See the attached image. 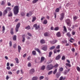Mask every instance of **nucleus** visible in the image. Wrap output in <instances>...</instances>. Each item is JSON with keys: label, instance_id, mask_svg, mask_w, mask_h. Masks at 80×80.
I'll return each instance as SVG.
<instances>
[{"label": "nucleus", "instance_id": "nucleus-10", "mask_svg": "<svg viewBox=\"0 0 80 80\" xmlns=\"http://www.w3.org/2000/svg\"><path fill=\"white\" fill-rule=\"evenodd\" d=\"M33 13H32V12H29V13H27L26 16L27 17H30L32 15Z\"/></svg>", "mask_w": 80, "mask_h": 80}, {"label": "nucleus", "instance_id": "nucleus-40", "mask_svg": "<svg viewBox=\"0 0 80 80\" xmlns=\"http://www.w3.org/2000/svg\"><path fill=\"white\" fill-rule=\"evenodd\" d=\"M66 66H68V67H71V65H70V64L68 63H66Z\"/></svg>", "mask_w": 80, "mask_h": 80}, {"label": "nucleus", "instance_id": "nucleus-45", "mask_svg": "<svg viewBox=\"0 0 80 80\" xmlns=\"http://www.w3.org/2000/svg\"><path fill=\"white\" fill-rule=\"evenodd\" d=\"M28 66L29 67H30L32 66V65H31V63H30V62H28Z\"/></svg>", "mask_w": 80, "mask_h": 80}, {"label": "nucleus", "instance_id": "nucleus-6", "mask_svg": "<svg viewBox=\"0 0 80 80\" xmlns=\"http://www.w3.org/2000/svg\"><path fill=\"white\" fill-rule=\"evenodd\" d=\"M64 18V13H62L61 14V18H60V20H62Z\"/></svg>", "mask_w": 80, "mask_h": 80}, {"label": "nucleus", "instance_id": "nucleus-11", "mask_svg": "<svg viewBox=\"0 0 80 80\" xmlns=\"http://www.w3.org/2000/svg\"><path fill=\"white\" fill-rule=\"evenodd\" d=\"M34 72H35V70H34V69H31L29 73L31 74H32V73H34Z\"/></svg>", "mask_w": 80, "mask_h": 80}, {"label": "nucleus", "instance_id": "nucleus-13", "mask_svg": "<svg viewBox=\"0 0 80 80\" xmlns=\"http://www.w3.org/2000/svg\"><path fill=\"white\" fill-rule=\"evenodd\" d=\"M50 35V34L48 32H45L44 33V36H45V37H48Z\"/></svg>", "mask_w": 80, "mask_h": 80}, {"label": "nucleus", "instance_id": "nucleus-30", "mask_svg": "<svg viewBox=\"0 0 80 80\" xmlns=\"http://www.w3.org/2000/svg\"><path fill=\"white\" fill-rule=\"evenodd\" d=\"M32 55H36V51H33L32 52Z\"/></svg>", "mask_w": 80, "mask_h": 80}, {"label": "nucleus", "instance_id": "nucleus-62", "mask_svg": "<svg viewBox=\"0 0 80 80\" xmlns=\"http://www.w3.org/2000/svg\"><path fill=\"white\" fill-rule=\"evenodd\" d=\"M8 6H11V3H10V2H8Z\"/></svg>", "mask_w": 80, "mask_h": 80}, {"label": "nucleus", "instance_id": "nucleus-25", "mask_svg": "<svg viewBox=\"0 0 80 80\" xmlns=\"http://www.w3.org/2000/svg\"><path fill=\"white\" fill-rule=\"evenodd\" d=\"M37 79H38L37 77H34L32 78V80H37Z\"/></svg>", "mask_w": 80, "mask_h": 80}, {"label": "nucleus", "instance_id": "nucleus-49", "mask_svg": "<svg viewBox=\"0 0 80 80\" xmlns=\"http://www.w3.org/2000/svg\"><path fill=\"white\" fill-rule=\"evenodd\" d=\"M59 9L58 8H57L56 9L55 11L56 12H59Z\"/></svg>", "mask_w": 80, "mask_h": 80}, {"label": "nucleus", "instance_id": "nucleus-12", "mask_svg": "<svg viewBox=\"0 0 80 80\" xmlns=\"http://www.w3.org/2000/svg\"><path fill=\"white\" fill-rule=\"evenodd\" d=\"M36 19H37V18L35 16H34L32 18V22H34L35 20H36Z\"/></svg>", "mask_w": 80, "mask_h": 80}, {"label": "nucleus", "instance_id": "nucleus-42", "mask_svg": "<svg viewBox=\"0 0 80 80\" xmlns=\"http://www.w3.org/2000/svg\"><path fill=\"white\" fill-rule=\"evenodd\" d=\"M26 29H27V30H30V27L29 26L25 28Z\"/></svg>", "mask_w": 80, "mask_h": 80}, {"label": "nucleus", "instance_id": "nucleus-59", "mask_svg": "<svg viewBox=\"0 0 80 80\" xmlns=\"http://www.w3.org/2000/svg\"><path fill=\"white\" fill-rule=\"evenodd\" d=\"M8 73L9 75H12V72H10V71H9L8 72Z\"/></svg>", "mask_w": 80, "mask_h": 80}, {"label": "nucleus", "instance_id": "nucleus-29", "mask_svg": "<svg viewBox=\"0 0 80 80\" xmlns=\"http://www.w3.org/2000/svg\"><path fill=\"white\" fill-rule=\"evenodd\" d=\"M5 3H6L5 2H4V1H2V2L1 5H4L5 4Z\"/></svg>", "mask_w": 80, "mask_h": 80}, {"label": "nucleus", "instance_id": "nucleus-14", "mask_svg": "<svg viewBox=\"0 0 80 80\" xmlns=\"http://www.w3.org/2000/svg\"><path fill=\"white\" fill-rule=\"evenodd\" d=\"M25 34H24L22 35V37L23 39L22 40V41L23 42H25Z\"/></svg>", "mask_w": 80, "mask_h": 80}, {"label": "nucleus", "instance_id": "nucleus-20", "mask_svg": "<svg viewBox=\"0 0 80 80\" xmlns=\"http://www.w3.org/2000/svg\"><path fill=\"white\" fill-rule=\"evenodd\" d=\"M12 12H10L8 15V16L9 17H12Z\"/></svg>", "mask_w": 80, "mask_h": 80}, {"label": "nucleus", "instance_id": "nucleus-41", "mask_svg": "<svg viewBox=\"0 0 80 80\" xmlns=\"http://www.w3.org/2000/svg\"><path fill=\"white\" fill-rule=\"evenodd\" d=\"M67 36H68V37H70V36H71V34H70L69 32H68L67 34Z\"/></svg>", "mask_w": 80, "mask_h": 80}, {"label": "nucleus", "instance_id": "nucleus-15", "mask_svg": "<svg viewBox=\"0 0 80 80\" xmlns=\"http://www.w3.org/2000/svg\"><path fill=\"white\" fill-rule=\"evenodd\" d=\"M18 52L19 53L20 52V50H21V47L19 45L18 46Z\"/></svg>", "mask_w": 80, "mask_h": 80}, {"label": "nucleus", "instance_id": "nucleus-52", "mask_svg": "<svg viewBox=\"0 0 80 80\" xmlns=\"http://www.w3.org/2000/svg\"><path fill=\"white\" fill-rule=\"evenodd\" d=\"M58 67V64H57L54 66V67H55V68H57Z\"/></svg>", "mask_w": 80, "mask_h": 80}, {"label": "nucleus", "instance_id": "nucleus-57", "mask_svg": "<svg viewBox=\"0 0 80 80\" xmlns=\"http://www.w3.org/2000/svg\"><path fill=\"white\" fill-rule=\"evenodd\" d=\"M65 57L63 56L62 57V60H65Z\"/></svg>", "mask_w": 80, "mask_h": 80}, {"label": "nucleus", "instance_id": "nucleus-31", "mask_svg": "<svg viewBox=\"0 0 80 80\" xmlns=\"http://www.w3.org/2000/svg\"><path fill=\"white\" fill-rule=\"evenodd\" d=\"M38 1V0H34L32 1V3L34 4L36 3Z\"/></svg>", "mask_w": 80, "mask_h": 80}, {"label": "nucleus", "instance_id": "nucleus-17", "mask_svg": "<svg viewBox=\"0 0 80 80\" xmlns=\"http://www.w3.org/2000/svg\"><path fill=\"white\" fill-rule=\"evenodd\" d=\"M34 50H35L37 51V52H38V53H40V50L38 48H34Z\"/></svg>", "mask_w": 80, "mask_h": 80}, {"label": "nucleus", "instance_id": "nucleus-38", "mask_svg": "<svg viewBox=\"0 0 80 80\" xmlns=\"http://www.w3.org/2000/svg\"><path fill=\"white\" fill-rule=\"evenodd\" d=\"M25 12H22L21 13V16L22 17L25 15Z\"/></svg>", "mask_w": 80, "mask_h": 80}, {"label": "nucleus", "instance_id": "nucleus-54", "mask_svg": "<svg viewBox=\"0 0 80 80\" xmlns=\"http://www.w3.org/2000/svg\"><path fill=\"white\" fill-rule=\"evenodd\" d=\"M16 47H17V44H15L13 45V48H16Z\"/></svg>", "mask_w": 80, "mask_h": 80}, {"label": "nucleus", "instance_id": "nucleus-4", "mask_svg": "<svg viewBox=\"0 0 80 80\" xmlns=\"http://www.w3.org/2000/svg\"><path fill=\"white\" fill-rule=\"evenodd\" d=\"M20 23H18L16 25V31L17 32L18 31V28H19V27H20Z\"/></svg>", "mask_w": 80, "mask_h": 80}, {"label": "nucleus", "instance_id": "nucleus-8", "mask_svg": "<svg viewBox=\"0 0 80 80\" xmlns=\"http://www.w3.org/2000/svg\"><path fill=\"white\" fill-rule=\"evenodd\" d=\"M50 42L51 43H52V44H54V43H57V40H53V41H50Z\"/></svg>", "mask_w": 80, "mask_h": 80}, {"label": "nucleus", "instance_id": "nucleus-47", "mask_svg": "<svg viewBox=\"0 0 80 80\" xmlns=\"http://www.w3.org/2000/svg\"><path fill=\"white\" fill-rule=\"evenodd\" d=\"M9 46L10 47H12V41H10L9 42Z\"/></svg>", "mask_w": 80, "mask_h": 80}, {"label": "nucleus", "instance_id": "nucleus-43", "mask_svg": "<svg viewBox=\"0 0 80 80\" xmlns=\"http://www.w3.org/2000/svg\"><path fill=\"white\" fill-rule=\"evenodd\" d=\"M15 60L16 61L17 63H19V62L18 61V59L17 58H16L15 59Z\"/></svg>", "mask_w": 80, "mask_h": 80}, {"label": "nucleus", "instance_id": "nucleus-27", "mask_svg": "<svg viewBox=\"0 0 80 80\" xmlns=\"http://www.w3.org/2000/svg\"><path fill=\"white\" fill-rule=\"evenodd\" d=\"M65 78H66L65 77L63 78L62 77H61L60 78L59 80H65Z\"/></svg>", "mask_w": 80, "mask_h": 80}, {"label": "nucleus", "instance_id": "nucleus-51", "mask_svg": "<svg viewBox=\"0 0 80 80\" xmlns=\"http://www.w3.org/2000/svg\"><path fill=\"white\" fill-rule=\"evenodd\" d=\"M77 19V17L76 16H74L73 17V20H74L75 21Z\"/></svg>", "mask_w": 80, "mask_h": 80}, {"label": "nucleus", "instance_id": "nucleus-39", "mask_svg": "<svg viewBox=\"0 0 80 80\" xmlns=\"http://www.w3.org/2000/svg\"><path fill=\"white\" fill-rule=\"evenodd\" d=\"M45 59V58L44 57H42L41 58V62H43V60H44V59Z\"/></svg>", "mask_w": 80, "mask_h": 80}, {"label": "nucleus", "instance_id": "nucleus-5", "mask_svg": "<svg viewBox=\"0 0 80 80\" xmlns=\"http://www.w3.org/2000/svg\"><path fill=\"white\" fill-rule=\"evenodd\" d=\"M33 27L35 28V30H37V29H38L40 28V26L37 25V24H35L33 26Z\"/></svg>", "mask_w": 80, "mask_h": 80}, {"label": "nucleus", "instance_id": "nucleus-33", "mask_svg": "<svg viewBox=\"0 0 80 80\" xmlns=\"http://www.w3.org/2000/svg\"><path fill=\"white\" fill-rule=\"evenodd\" d=\"M70 42L71 43H73V41H74V39L72 38H71L69 40Z\"/></svg>", "mask_w": 80, "mask_h": 80}, {"label": "nucleus", "instance_id": "nucleus-36", "mask_svg": "<svg viewBox=\"0 0 80 80\" xmlns=\"http://www.w3.org/2000/svg\"><path fill=\"white\" fill-rule=\"evenodd\" d=\"M63 28L64 31L65 32H67V28H66V27H65V26H64L63 27Z\"/></svg>", "mask_w": 80, "mask_h": 80}, {"label": "nucleus", "instance_id": "nucleus-60", "mask_svg": "<svg viewBox=\"0 0 80 80\" xmlns=\"http://www.w3.org/2000/svg\"><path fill=\"white\" fill-rule=\"evenodd\" d=\"M54 53H57V51L56 49H54Z\"/></svg>", "mask_w": 80, "mask_h": 80}, {"label": "nucleus", "instance_id": "nucleus-32", "mask_svg": "<svg viewBox=\"0 0 80 80\" xmlns=\"http://www.w3.org/2000/svg\"><path fill=\"white\" fill-rule=\"evenodd\" d=\"M13 40H14V41H15V40H17V38H16V35H14L13 38H12Z\"/></svg>", "mask_w": 80, "mask_h": 80}, {"label": "nucleus", "instance_id": "nucleus-64", "mask_svg": "<svg viewBox=\"0 0 80 80\" xmlns=\"http://www.w3.org/2000/svg\"><path fill=\"white\" fill-rule=\"evenodd\" d=\"M72 52H75V48H72Z\"/></svg>", "mask_w": 80, "mask_h": 80}, {"label": "nucleus", "instance_id": "nucleus-26", "mask_svg": "<svg viewBox=\"0 0 80 80\" xmlns=\"http://www.w3.org/2000/svg\"><path fill=\"white\" fill-rule=\"evenodd\" d=\"M45 66H42L41 68V70H45Z\"/></svg>", "mask_w": 80, "mask_h": 80}, {"label": "nucleus", "instance_id": "nucleus-35", "mask_svg": "<svg viewBox=\"0 0 80 80\" xmlns=\"http://www.w3.org/2000/svg\"><path fill=\"white\" fill-rule=\"evenodd\" d=\"M52 73L53 71H51L48 72V75H51V74H52Z\"/></svg>", "mask_w": 80, "mask_h": 80}, {"label": "nucleus", "instance_id": "nucleus-7", "mask_svg": "<svg viewBox=\"0 0 80 80\" xmlns=\"http://www.w3.org/2000/svg\"><path fill=\"white\" fill-rule=\"evenodd\" d=\"M7 13H8V11L7 10L5 9L3 12V16H5L7 14Z\"/></svg>", "mask_w": 80, "mask_h": 80}, {"label": "nucleus", "instance_id": "nucleus-19", "mask_svg": "<svg viewBox=\"0 0 80 80\" xmlns=\"http://www.w3.org/2000/svg\"><path fill=\"white\" fill-rule=\"evenodd\" d=\"M10 33L11 35H13V28L11 29Z\"/></svg>", "mask_w": 80, "mask_h": 80}, {"label": "nucleus", "instance_id": "nucleus-37", "mask_svg": "<svg viewBox=\"0 0 80 80\" xmlns=\"http://www.w3.org/2000/svg\"><path fill=\"white\" fill-rule=\"evenodd\" d=\"M57 69H55L53 72V74H55L57 73Z\"/></svg>", "mask_w": 80, "mask_h": 80}, {"label": "nucleus", "instance_id": "nucleus-22", "mask_svg": "<svg viewBox=\"0 0 80 80\" xmlns=\"http://www.w3.org/2000/svg\"><path fill=\"white\" fill-rule=\"evenodd\" d=\"M40 43L42 44H43V43H45V42L44 40L42 39L40 41Z\"/></svg>", "mask_w": 80, "mask_h": 80}, {"label": "nucleus", "instance_id": "nucleus-34", "mask_svg": "<svg viewBox=\"0 0 80 80\" xmlns=\"http://www.w3.org/2000/svg\"><path fill=\"white\" fill-rule=\"evenodd\" d=\"M52 55V52H50L49 53V57H51Z\"/></svg>", "mask_w": 80, "mask_h": 80}, {"label": "nucleus", "instance_id": "nucleus-56", "mask_svg": "<svg viewBox=\"0 0 80 80\" xmlns=\"http://www.w3.org/2000/svg\"><path fill=\"white\" fill-rule=\"evenodd\" d=\"M60 46L59 45H58L57 47H56V48L57 49H59L60 48Z\"/></svg>", "mask_w": 80, "mask_h": 80}, {"label": "nucleus", "instance_id": "nucleus-48", "mask_svg": "<svg viewBox=\"0 0 80 80\" xmlns=\"http://www.w3.org/2000/svg\"><path fill=\"white\" fill-rule=\"evenodd\" d=\"M43 78H44V77L43 76H41L39 77V79L40 80H42V79H43Z\"/></svg>", "mask_w": 80, "mask_h": 80}, {"label": "nucleus", "instance_id": "nucleus-58", "mask_svg": "<svg viewBox=\"0 0 80 80\" xmlns=\"http://www.w3.org/2000/svg\"><path fill=\"white\" fill-rule=\"evenodd\" d=\"M72 34L73 35H74L75 34V32L74 31H72Z\"/></svg>", "mask_w": 80, "mask_h": 80}, {"label": "nucleus", "instance_id": "nucleus-55", "mask_svg": "<svg viewBox=\"0 0 80 80\" xmlns=\"http://www.w3.org/2000/svg\"><path fill=\"white\" fill-rule=\"evenodd\" d=\"M27 56V54H24L23 56V58H25L26 57V56Z\"/></svg>", "mask_w": 80, "mask_h": 80}, {"label": "nucleus", "instance_id": "nucleus-53", "mask_svg": "<svg viewBox=\"0 0 80 80\" xmlns=\"http://www.w3.org/2000/svg\"><path fill=\"white\" fill-rule=\"evenodd\" d=\"M28 36H29L30 37H32V35L29 32L28 33Z\"/></svg>", "mask_w": 80, "mask_h": 80}, {"label": "nucleus", "instance_id": "nucleus-18", "mask_svg": "<svg viewBox=\"0 0 80 80\" xmlns=\"http://www.w3.org/2000/svg\"><path fill=\"white\" fill-rule=\"evenodd\" d=\"M56 35L58 37H59L61 36V34H60V32H58L57 34Z\"/></svg>", "mask_w": 80, "mask_h": 80}, {"label": "nucleus", "instance_id": "nucleus-1", "mask_svg": "<svg viewBox=\"0 0 80 80\" xmlns=\"http://www.w3.org/2000/svg\"><path fill=\"white\" fill-rule=\"evenodd\" d=\"M19 7L18 6H16L14 7L13 10L14 15H17L19 12Z\"/></svg>", "mask_w": 80, "mask_h": 80}, {"label": "nucleus", "instance_id": "nucleus-46", "mask_svg": "<svg viewBox=\"0 0 80 80\" xmlns=\"http://www.w3.org/2000/svg\"><path fill=\"white\" fill-rule=\"evenodd\" d=\"M77 70L78 72H80V68L79 67H77Z\"/></svg>", "mask_w": 80, "mask_h": 80}, {"label": "nucleus", "instance_id": "nucleus-50", "mask_svg": "<svg viewBox=\"0 0 80 80\" xmlns=\"http://www.w3.org/2000/svg\"><path fill=\"white\" fill-rule=\"evenodd\" d=\"M63 70V68H60L59 69V70L60 72H62Z\"/></svg>", "mask_w": 80, "mask_h": 80}, {"label": "nucleus", "instance_id": "nucleus-2", "mask_svg": "<svg viewBox=\"0 0 80 80\" xmlns=\"http://www.w3.org/2000/svg\"><path fill=\"white\" fill-rule=\"evenodd\" d=\"M53 68V65L51 64L48 65L46 67V69L47 70H52Z\"/></svg>", "mask_w": 80, "mask_h": 80}, {"label": "nucleus", "instance_id": "nucleus-21", "mask_svg": "<svg viewBox=\"0 0 80 80\" xmlns=\"http://www.w3.org/2000/svg\"><path fill=\"white\" fill-rule=\"evenodd\" d=\"M6 10L8 12V11H10V10H11V8L10 7H7L6 8Z\"/></svg>", "mask_w": 80, "mask_h": 80}, {"label": "nucleus", "instance_id": "nucleus-9", "mask_svg": "<svg viewBox=\"0 0 80 80\" xmlns=\"http://www.w3.org/2000/svg\"><path fill=\"white\" fill-rule=\"evenodd\" d=\"M47 46L45 45L44 46V47H42V50H43L45 51V50H47Z\"/></svg>", "mask_w": 80, "mask_h": 80}, {"label": "nucleus", "instance_id": "nucleus-24", "mask_svg": "<svg viewBox=\"0 0 80 80\" xmlns=\"http://www.w3.org/2000/svg\"><path fill=\"white\" fill-rule=\"evenodd\" d=\"M43 24H47V20L46 19L44 20L43 22Z\"/></svg>", "mask_w": 80, "mask_h": 80}, {"label": "nucleus", "instance_id": "nucleus-63", "mask_svg": "<svg viewBox=\"0 0 80 80\" xmlns=\"http://www.w3.org/2000/svg\"><path fill=\"white\" fill-rule=\"evenodd\" d=\"M7 68L8 70H10V66L7 67Z\"/></svg>", "mask_w": 80, "mask_h": 80}, {"label": "nucleus", "instance_id": "nucleus-3", "mask_svg": "<svg viewBox=\"0 0 80 80\" xmlns=\"http://www.w3.org/2000/svg\"><path fill=\"white\" fill-rule=\"evenodd\" d=\"M66 22L67 23L68 26H69V27H70V26H71V25L72 24V22H71L69 19H68L66 20Z\"/></svg>", "mask_w": 80, "mask_h": 80}, {"label": "nucleus", "instance_id": "nucleus-28", "mask_svg": "<svg viewBox=\"0 0 80 80\" xmlns=\"http://www.w3.org/2000/svg\"><path fill=\"white\" fill-rule=\"evenodd\" d=\"M59 29V28H58V27H56L54 28V30H55V31H57V30H58Z\"/></svg>", "mask_w": 80, "mask_h": 80}, {"label": "nucleus", "instance_id": "nucleus-23", "mask_svg": "<svg viewBox=\"0 0 80 80\" xmlns=\"http://www.w3.org/2000/svg\"><path fill=\"white\" fill-rule=\"evenodd\" d=\"M2 32L3 33H4V32H5V26H3L2 27Z\"/></svg>", "mask_w": 80, "mask_h": 80}, {"label": "nucleus", "instance_id": "nucleus-16", "mask_svg": "<svg viewBox=\"0 0 80 80\" xmlns=\"http://www.w3.org/2000/svg\"><path fill=\"white\" fill-rule=\"evenodd\" d=\"M60 58V55L59 54L56 58V60H59Z\"/></svg>", "mask_w": 80, "mask_h": 80}, {"label": "nucleus", "instance_id": "nucleus-61", "mask_svg": "<svg viewBox=\"0 0 80 80\" xmlns=\"http://www.w3.org/2000/svg\"><path fill=\"white\" fill-rule=\"evenodd\" d=\"M43 19H45V17H42L41 18V21H42V20H43Z\"/></svg>", "mask_w": 80, "mask_h": 80}, {"label": "nucleus", "instance_id": "nucleus-44", "mask_svg": "<svg viewBox=\"0 0 80 80\" xmlns=\"http://www.w3.org/2000/svg\"><path fill=\"white\" fill-rule=\"evenodd\" d=\"M55 48V46H53L52 47H51L50 49V50H53V49H54V48Z\"/></svg>", "mask_w": 80, "mask_h": 80}]
</instances>
